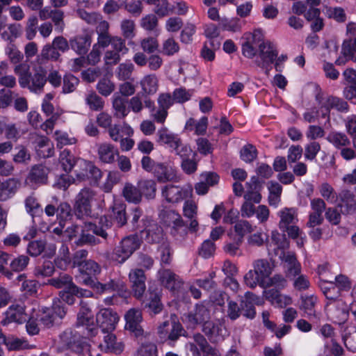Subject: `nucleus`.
<instances>
[{"instance_id": "obj_1", "label": "nucleus", "mask_w": 356, "mask_h": 356, "mask_svg": "<svg viewBox=\"0 0 356 356\" xmlns=\"http://www.w3.org/2000/svg\"><path fill=\"white\" fill-rule=\"evenodd\" d=\"M142 243L141 238L137 234L123 237L113 249V260L118 264H124L140 248Z\"/></svg>"}, {"instance_id": "obj_2", "label": "nucleus", "mask_w": 356, "mask_h": 356, "mask_svg": "<svg viewBox=\"0 0 356 356\" xmlns=\"http://www.w3.org/2000/svg\"><path fill=\"white\" fill-rule=\"evenodd\" d=\"M76 327L83 329V334L86 338L95 337L98 332L95 323L94 314L89 303L84 300L79 302V310L76 315Z\"/></svg>"}, {"instance_id": "obj_3", "label": "nucleus", "mask_w": 356, "mask_h": 356, "mask_svg": "<svg viewBox=\"0 0 356 356\" xmlns=\"http://www.w3.org/2000/svg\"><path fill=\"white\" fill-rule=\"evenodd\" d=\"M94 193L90 188H83L76 196L73 206L74 213L78 219L89 216L91 213V201Z\"/></svg>"}, {"instance_id": "obj_4", "label": "nucleus", "mask_w": 356, "mask_h": 356, "mask_svg": "<svg viewBox=\"0 0 356 356\" xmlns=\"http://www.w3.org/2000/svg\"><path fill=\"white\" fill-rule=\"evenodd\" d=\"M78 270L80 273L77 277L79 282L92 289L98 282L96 275L101 272L100 266L96 261L88 259Z\"/></svg>"}, {"instance_id": "obj_5", "label": "nucleus", "mask_w": 356, "mask_h": 356, "mask_svg": "<svg viewBox=\"0 0 356 356\" xmlns=\"http://www.w3.org/2000/svg\"><path fill=\"white\" fill-rule=\"evenodd\" d=\"M76 179L83 181L93 179L97 182L102 176L101 170L96 167L92 162L81 159L77 161V168L74 169Z\"/></svg>"}, {"instance_id": "obj_6", "label": "nucleus", "mask_w": 356, "mask_h": 356, "mask_svg": "<svg viewBox=\"0 0 356 356\" xmlns=\"http://www.w3.org/2000/svg\"><path fill=\"white\" fill-rule=\"evenodd\" d=\"M259 55L261 61H258V66L266 70V74H268L273 64L276 60L278 51L274 49L273 44L270 42H264L261 39L258 38Z\"/></svg>"}, {"instance_id": "obj_7", "label": "nucleus", "mask_w": 356, "mask_h": 356, "mask_svg": "<svg viewBox=\"0 0 356 356\" xmlns=\"http://www.w3.org/2000/svg\"><path fill=\"white\" fill-rule=\"evenodd\" d=\"M118 313L111 308L101 309L96 314V323L104 333L113 332L119 321Z\"/></svg>"}, {"instance_id": "obj_8", "label": "nucleus", "mask_w": 356, "mask_h": 356, "mask_svg": "<svg viewBox=\"0 0 356 356\" xmlns=\"http://www.w3.org/2000/svg\"><path fill=\"white\" fill-rule=\"evenodd\" d=\"M210 318V310L202 303H197L193 310L183 316V321L192 327L202 325Z\"/></svg>"}, {"instance_id": "obj_9", "label": "nucleus", "mask_w": 356, "mask_h": 356, "mask_svg": "<svg viewBox=\"0 0 356 356\" xmlns=\"http://www.w3.org/2000/svg\"><path fill=\"white\" fill-rule=\"evenodd\" d=\"M129 282L134 296L141 299L146 290V275L142 268H133L129 273Z\"/></svg>"}, {"instance_id": "obj_10", "label": "nucleus", "mask_w": 356, "mask_h": 356, "mask_svg": "<svg viewBox=\"0 0 356 356\" xmlns=\"http://www.w3.org/2000/svg\"><path fill=\"white\" fill-rule=\"evenodd\" d=\"M70 286L66 289H63L59 292L60 300L70 305L75 302V297L91 298L93 296V293L90 290L82 289L76 284H70Z\"/></svg>"}, {"instance_id": "obj_11", "label": "nucleus", "mask_w": 356, "mask_h": 356, "mask_svg": "<svg viewBox=\"0 0 356 356\" xmlns=\"http://www.w3.org/2000/svg\"><path fill=\"white\" fill-rule=\"evenodd\" d=\"M337 197L339 200L337 208L343 215H351L356 212L355 195L350 191L342 190Z\"/></svg>"}, {"instance_id": "obj_12", "label": "nucleus", "mask_w": 356, "mask_h": 356, "mask_svg": "<svg viewBox=\"0 0 356 356\" xmlns=\"http://www.w3.org/2000/svg\"><path fill=\"white\" fill-rule=\"evenodd\" d=\"M322 117L330 118L331 109H335L341 113H347L349 111V106L347 102L336 96L327 97L325 102L321 106Z\"/></svg>"}, {"instance_id": "obj_13", "label": "nucleus", "mask_w": 356, "mask_h": 356, "mask_svg": "<svg viewBox=\"0 0 356 356\" xmlns=\"http://www.w3.org/2000/svg\"><path fill=\"white\" fill-rule=\"evenodd\" d=\"M161 284L168 289L175 292L181 289L184 282L179 275L170 269L161 268L158 272Z\"/></svg>"}, {"instance_id": "obj_14", "label": "nucleus", "mask_w": 356, "mask_h": 356, "mask_svg": "<svg viewBox=\"0 0 356 356\" xmlns=\"http://www.w3.org/2000/svg\"><path fill=\"white\" fill-rule=\"evenodd\" d=\"M126 321L125 329L134 332L136 337L143 334V330L140 326L142 321L141 312L135 308L130 309L124 315Z\"/></svg>"}, {"instance_id": "obj_15", "label": "nucleus", "mask_w": 356, "mask_h": 356, "mask_svg": "<svg viewBox=\"0 0 356 356\" xmlns=\"http://www.w3.org/2000/svg\"><path fill=\"white\" fill-rule=\"evenodd\" d=\"M141 305L144 309H147L148 312L153 314L160 313L163 308L161 301V296L157 291L151 290V289H148Z\"/></svg>"}, {"instance_id": "obj_16", "label": "nucleus", "mask_w": 356, "mask_h": 356, "mask_svg": "<svg viewBox=\"0 0 356 356\" xmlns=\"http://www.w3.org/2000/svg\"><path fill=\"white\" fill-rule=\"evenodd\" d=\"M70 48L78 55H86L91 45V36L87 33L75 35L70 39Z\"/></svg>"}, {"instance_id": "obj_17", "label": "nucleus", "mask_w": 356, "mask_h": 356, "mask_svg": "<svg viewBox=\"0 0 356 356\" xmlns=\"http://www.w3.org/2000/svg\"><path fill=\"white\" fill-rule=\"evenodd\" d=\"M6 318L2 323L6 325L9 323L15 322L22 324L27 321L28 316L25 313L24 307L21 305H10L5 313Z\"/></svg>"}, {"instance_id": "obj_18", "label": "nucleus", "mask_w": 356, "mask_h": 356, "mask_svg": "<svg viewBox=\"0 0 356 356\" xmlns=\"http://www.w3.org/2000/svg\"><path fill=\"white\" fill-rule=\"evenodd\" d=\"M162 196L170 203H177L188 196V191L179 186L166 185L162 188Z\"/></svg>"}, {"instance_id": "obj_19", "label": "nucleus", "mask_w": 356, "mask_h": 356, "mask_svg": "<svg viewBox=\"0 0 356 356\" xmlns=\"http://www.w3.org/2000/svg\"><path fill=\"white\" fill-rule=\"evenodd\" d=\"M280 259L284 261L288 277H295L301 271V266L298 262L296 254L291 252H282Z\"/></svg>"}, {"instance_id": "obj_20", "label": "nucleus", "mask_w": 356, "mask_h": 356, "mask_svg": "<svg viewBox=\"0 0 356 356\" xmlns=\"http://www.w3.org/2000/svg\"><path fill=\"white\" fill-rule=\"evenodd\" d=\"M152 173L160 183L174 181L177 178L176 171L164 163H157Z\"/></svg>"}, {"instance_id": "obj_21", "label": "nucleus", "mask_w": 356, "mask_h": 356, "mask_svg": "<svg viewBox=\"0 0 356 356\" xmlns=\"http://www.w3.org/2000/svg\"><path fill=\"white\" fill-rule=\"evenodd\" d=\"M156 136H158L157 143L161 145H167L172 151L180 145L181 138L178 135L170 132L166 127L158 130Z\"/></svg>"}, {"instance_id": "obj_22", "label": "nucleus", "mask_w": 356, "mask_h": 356, "mask_svg": "<svg viewBox=\"0 0 356 356\" xmlns=\"http://www.w3.org/2000/svg\"><path fill=\"white\" fill-rule=\"evenodd\" d=\"M49 169L46 166L38 164L32 167L29 178L31 182L40 184H45L47 183L48 174Z\"/></svg>"}, {"instance_id": "obj_23", "label": "nucleus", "mask_w": 356, "mask_h": 356, "mask_svg": "<svg viewBox=\"0 0 356 356\" xmlns=\"http://www.w3.org/2000/svg\"><path fill=\"white\" fill-rule=\"evenodd\" d=\"M19 185V181L13 178L5 181H0V201H6L10 198L16 193Z\"/></svg>"}, {"instance_id": "obj_24", "label": "nucleus", "mask_w": 356, "mask_h": 356, "mask_svg": "<svg viewBox=\"0 0 356 356\" xmlns=\"http://www.w3.org/2000/svg\"><path fill=\"white\" fill-rule=\"evenodd\" d=\"M166 226L170 228V234L177 241H183L188 234V225L183 220L181 216L179 219Z\"/></svg>"}, {"instance_id": "obj_25", "label": "nucleus", "mask_w": 356, "mask_h": 356, "mask_svg": "<svg viewBox=\"0 0 356 356\" xmlns=\"http://www.w3.org/2000/svg\"><path fill=\"white\" fill-rule=\"evenodd\" d=\"M108 221L106 216L101 217L99 225L93 222L86 223L85 227L87 232H91L93 235L102 237L104 241H106L108 237V234L106 232V228L110 227Z\"/></svg>"}, {"instance_id": "obj_26", "label": "nucleus", "mask_w": 356, "mask_h": 356, "mask_svg": "<svg viewBox=\"0 0 356 356\" xmlns=\"http://www.w3.org/2000/svg\"><path fill=\"white\" fill-rule=\"evenodd\" d=\"M98 156L101 161L106 163L114 162L115 156H118V150L108 143H102L98 147Z\"/></svg>"}, {"instance_id": "obj_27", "label": "nucleus", "mask_w": 356, "mask_h": 356, "mask_svg": "<svg viewBox=\"0 0 356 356\" xmlns=\"http://www.w3.org/2000/svg\"><path fill=\"white\" fill-rule=\"evenodd\" d=\"M30 90L32 92H40L47 82V71L39 67L35 69L34 74L31 75Z\"/></svg>"}, {"instance_id": "obj_28", "label": "nucleus", "mask_w": 356, "mask_h": 356, "mask_svg": "<svg viewBox=\"0 0 356 356\" xmlns=\"http://www.w3.org/2000/svg\"><path fill=\"white\" fill-rule=\"evenodd\" d=\"M81 159L75 157L70 150L65 149L60 154L59 163L63 170L69 173L74 168H77V161Z\"/></svg>"}, {"instance_id": "obj_29", "label": "nucleus", "mask_w": 356, "mask_h": 356, "mask_svg": "<svg viewBox=\"0 0 356 356\" xmlns=\"http://www.w3.org/2000/svg\"><path fill=\"white\" fill-rule=\"evenodd\" d=\"M141 197L153 200L156 197V184L152 179H143L138 182Z\"/></svg>"}, {"instance_id": "obj_30", "label": "nucleus", "mask_w": 356, "mask_h": 356, "mask_svg": "<svg viewBox=\"0 0 356 356\" xmlns=\"http://www.w3.org/2000/svg\"><path fill=\"white\" fill-rule=\"evenodd\" d=\"M3 344L9 351H19L29 348L26 340L18 338L13 334L7 335L6 339H4Z\"/></svg>"}, {"instance_id": "obj_31", "label": "nucleus", "mask_w": 356, "mask_h": 356, "mask_svg": "<svg viewBox=\"0 0 356 356\" xmlns=\"http://www.w3.org/2000/svg\"><path fill=\"white\" fill-rule=\"evenodd\" d=\"M122 194L129 202L138 204L142 200L138 184L137 186H135L131 183H126L122 190Z\"/></svg>"}, {"instance_id": "obj_32", "label": "nucleus", "mask_w": 356, "mask_h": 356, "mask_svg": "<svg viewBox=\"0 0 356 356\" xmlns=\"http://www.w3.org/2000/svg\"><path fill=\"white\" fill-rule=\"evenodd\" d=\"M74 214V209L67 202H62L57 206L56 215L60 226L64 227L65 222L70 220Z\"/></svg>"}, {"instance_id": "obj_33", "label": "nucleus", "mask_w": 356, "mask_h": 356, "mask_svg": "<svg viewBox=\"0 0 356 356\" xmlns=\"http://www.w3.org/2000/svg\"><path fill=\"white\" fill-rule=\"evenodd\" d=\"M163 229L156 223L150 225L146 229V241L149 243H159L163 239Z\"/></svg>"}, {"instance_id": "obj_34", "label": "nucleus", "mask_w": 356, "mask_h": 356, "mask_svg": "<svg viewBox=\"0 0 356 356\" xmlns=\"http://www.w3.org/2000/svg\"><path fill=\"white\" fill-rule=\"evenodd\" d=\"M253 267L257 274L261 277L262 280H264V281L267 280L273 271V267L268 261V260L264 259L254 261L253 263Z\"/></svg>"}, {"instance_id": "obj_35", "label": "nucleus", "mask_w": 356, "mask_h": 356, "mask_svg": "<svg viewBox=\"0 0 356 356\" xmlns=\"http://www.w3.org/2000/svg\"><path fill=\"white\" fill-rule=\"evenodd\" d=\"M142 89L145 94H154L158 90V79L155 74L145 76L140 81Z\"/></svg>"}, {"instance_id": "obj_36", "label": "nucleus", "mask_w": 356, "mask_h": 356, "mask_svg": "<svg viewBox=\"0 0 356 356\" xmlns=\"http://www.w3.org/2000/svg\"><path fill=\"white\" fill-rule=\"evenodd\" d=\"M128 100L127 98L116 96L113 101V106L115 111V115L120 118H123L129 113V108L127 107Z\"/></svg>"}, {"instance_id": "obj_37", "label": "nucleus", "mask_w": 356, "mask_h": 356, "mask_svg": "<svg viewBox=\"0 0 356 356\" xmlns=\"http://www.w3.org/2000/svg\"><path fill=\"white\" fill-rule=\"evenodd\" d=\"M25 207L26 211L33 217L40 216L43 209L38 202L36 197L33 195L27 197L25 200Z\"/></svg>"}, {"instance_id": "obj_38", "label": "nucleus", "mask_w": 356, "mask_h": 356, "mask_svg": "<svg viewBox=\"0 0 356 356\" xmlns=\"http://www.w3.org/2000/svg\"><path fill=\"white\" fill-rule=\"evenodd\" d=\"M264 183V181L260 180L259 177L252 176L250 180L245 184L247 191L243 196L244 199L250 200L251 199V195H253L256 191H261Z\"/></svg>"}, {"instance_id": "obj_39", "label": "nucleus", "mask_w": 356, "mask_h": 356, "mask_svg": "<svg viewBox=\"0 0 356 356\" xmlns=\"http://www.w3.org/2000/svg\"><path fill=\"white\" fill-rule=\"evenodd\" d=\"M220 330L221 328L220 325L215 323L210 319L202 325V331L211 342L215 337L219 335Z\"/></svg>"}, {"instance_id": "obj_40", "label": "nucleus", "mask_w": 356, "mask_h": 356, "mask_svg": "<svg viewBox=\"0 0 356 356\" xmlns=\"http://www.w3.org/2000/svg\"><path fill=\"white\" fill-rule=\"evenodd\" d=\"M148 5H154V13L159 17H165L169 14L168 0H143Z\"/></svg>"}, {"instance_id": "obj_41", "label": "nucleus", "mask_w": 356, "mask_h": 356, "mask_svg": "<svg viewBox=\"0 0 356 356\" xmlns=\"http://www.w3.org/2000/svg\"><path fill=\"white\" fill-rule=\"evenodd\" d=\"M327 140L337 148H340L343 146H347L350 143L347 136L345 134L340 132L330 133L327 137Z\"/></svg>"}, {"instance_id": "obj_42", "label": "nucleus", "mask_w": 356, "mask_h": 356, "mask_svg": "<svg viewBox=\"0 0 356 356\" xmlns=\"http://www.w3.org/2000/svg\"><path fill=\"white\" fill-rule=\"evenodd\" d=\"M49 284L57 289H66L70 284H75L72 277L66 273L60 274L58 277L49 280Z\"/></svg>"}, {"instance_id": "obj_43", "label": "nucleus", "mask_w": 356, "mask_h": 356, "mask_svg": "<svg viewBox=\"0 0 356 356\" xmlns=\"http://www.w3.org/2000/svg\"><path fill=\"white\" fill-rule=\"evenodd\" d=\"M244 282L247 286L253 289L257 284L264 288L265 281L257 274L254 269L249 270L244 276Z\"/></svg>"}, {"instance_id": "obj_44", "label": "nucleus", "mask_w": 356, "mask_h": 356, "mask_svg": "<svg viewBox=\"0 0 356 356\" xmlns=\"http://www.w3.org/2000/svg\"><path fill=\"white\" fill-rule=\"evenodd\" d=\"M55 269L54 264L50 261H44L42 264L38 265L34 270V274L36 277H49Z\"/></svg>"}, {"instance_id": "obj_45", "label": "nucleus", "mask_w": 356, "mask_h": 356, "mask_svg": "<svg viewBox=\"0 0 356 356\" xmlns=\"http://www.w3.org/2000/svg\"><path fill=\"white\" fill-rule=\"evenodd\" d=\"M325 15L330 19H334L337 22L342 23L346 20V15L341 7H325Z\"/></svg>"}, {"instance_id": "obj_46", "label": "nucleus", "mask_w": 356, "mask_h": 356, "mask_svg": "<svg viewBox=\"0 0 356 356\" xmlns=\"http://www.w3.org/2000/svg\"><path fill=\"white\" fill-rule=\"evenodd\" d=\"M257 154L256 147L253 145L248 144L241 149L240 157L246 163H252L257 157Z\"/></svg>"}, {"instance_id": "obj_47", "label": "nucleus", "mask_w": 356, "mask_h": 356, "mask_svg": "<svg viewBox=\"0 0 356 356\" xmlns=\"http://www.w3.org/2000/svg\"><path fill=\"white\" fill-rule=\"evenodd\" d=\"M119 286H123V282H116L111 280L106 284H102L99 282H97L92 289L97 293L101 294L108 291H115L116 289H119Z\"/></svg>"}, {"instance_id": "obj_48", "label": "nucleus", "mask_w": 356, "mask_h": 356, "mask_svg": "<svg viewBox=\"0 0 356 356\" xmlns=\"http://www.w3.org/2000/svg\"><path fill=\"white\" fill-rule=\"evenodd\" d=\"M136 263L139 268L149 270L152 268L154 261L150 255L139 252L136 256Z\"/></svg>"}, {"instance_id": "obj_49", "label": "nucleus", "mask_w": 356, "mask_h": 356, "mask_svg": "<svg viewBox=\"0 0 356 356\" xmlns=\"http://www.w3.org/2000/svg\"><path fill=\"white\" fill-rule=\"evenodd\" d=\"M216 276L215 272H211L208 276L202 279H197L195 280V284L200 287L206 291H211L215 289L217 286L216 282L213 280Z\"/></svg>"}, {"instance_id": "obj_50", "label": "nucleus", "mask_w": 356, "mask_h": 356, "mask_svg": "<svg viewBox=\"0 0 356 356\" xmlns=\"http://www.w3.org/2000/svg\"><path fill=\"white\" fill-rule=\"evenodd\" d=\"M74 243L78 246H83L85 245H95L99 244L101 241L93 234L86 233L85 230H82L79 238Z\"/></svg>"}, {"instance_id": "obj_51", "label": "nucleus", "mask_w": 356, "mask_h": 356, "mask_svg": "<svg viewBox=\"0 0 356 356\" xmlns=\"http://www.w3.org/2000/svg\"><path fill=\"white\" fill-rule=\"evenodd\" d=\"M49 311L52 313L57 321L60 323V321L64 318L67 313V308L60 300H57L54 301L51 307L49 308Z\"/></svg>"}, {"instance_id": "obj_52", "label": "nucleus", "mask_w": 356, "mask_h": 356, "mask_svg": "<svg viewBox=\"0 0 356 356\" xmlns=\"http://www.w3.org/2000/svg\"><path fill=\"white\" fill-rule=\"evenodd\" d=\"M114 220L119 227H122L127 222V216L125 207L123 204L115 205L113 208Z\"/></svg>"}, {"instance_id": "obj_53", "label": "nucleus", "mask_w": 356, "mask_h": 356, "mask_svg": "<svg viewBox=\"0 0 356 356\" xmlns=\"http://www.w3.org/2000/svg\"><path fill=\"white\" fill-rule=\"evenodd\" d=\"M17 152L13 155V161L16 163H27L31 161V154L27 148L23 145L15 147Z\"/></svg>"}, {"instance_id": "obj_54", "label": "nucleus", "mask_w": 356, "mask_h": 356, "mask_svg": "<svg viewBox=\"0 0 356 356\" xmlns=\"http://www.w3.org/2000/svg\"><path fill=\"white\" fill-rule=\"evenodd\" d=\"M79 83V79L73 74H65L63 77V92L64 93L72 92L75 90Z\"/></svg>"}, {"instance_id": "obj_55", "label": "nucleus", "mask_w": 356, "mask_h": 356, "mask_svg": "<svg viewBox=\"0 0 356 356\" xmlns=\"http://www.w3.org/2000/svg\"><path fill=\"white\" fill-rule=\"evenodd\" d=\"M97 90L102 95L107 97L114 91L115 85L109 79L103 78L97 84Z\"/></svg>"}, {"instance_id": "obj_56", "label": "nucleus", "mask_w": 356, "mask_h": 356, "mask_svg": "<svg viewBox=\"0 0 356 356\" xmlns=\"http://www.w3.org/2000/svg\"><path fill=\"white\" fill-rule=\"evenodd\" d=\"M29 261V257L26 255H19L13 258L10 264V269L15 272L24 270Z\"/></svg>"}, {"instance_id": "obj_57", "label": "nucleus", "mask_w": 356, "mask_h": 356, "mask_svg": "<svg viewBox=\"0 0 356 356\" xmlns=\"http://www.w3.org/2000/svg\"><path fill=\"white\" fill-rule=\"evenodd\" d=\"M88 255V252L86 250L82 249L76 251L71 259L72 267L77 268L81 267L88 260L87 259Z\"/></svg>"}, {"instance_id": "obj_58", "label": "nucleus", "mask_w": 356, "mask_h": 356, "mask_svg": "<svg viewBox=\"0 0 356 356\" xmlns=\"http://www.w3.org/2000/svg\"><path fill=\"white\" fill-rule=\"evenodd\" d=\"M255 34L252 36V40L247 41L242 44V54L248 58H252L257 54V49L254 44H257Z\"/></svg>"}, {"instance_id": "obj_59", "label": "nucleus", "mask_w": 356, "mask_h": 356, "mask_svg": "<svg viewBox=\"0 0 356 356\" xmlns=\"http://www.w3.org/2000/svg\"><path fill=\"white\" fill-rule=\"evenodd\" d=\"M134 66L132 63H121L118 67L117 74L120 80H128L131 78Z\"/></svg>"}, {"instance_id": "obj_60", "label": "nucleus", "mask_w": 356, "mask_h": 356, "mask_svg": "<svg viewBox=\"0 0 356 356\" xmlns=\"http://www.w3.org/2000/svg\"><path fill=\"white\" fill-rule=\"evenodd\" d=\"M291 209L285 208L280 211L281 220L279 226L284 232H285V227L290 226L289 225L293 222L294 215L291 213Z\"/></svg>"}, {"instance_id": "obj_61", "label": "nucleus", "mask_w": 356, "mask_h": 356, "mask_svg": "<svg viewBox=\"0 0 356 356\" xmlns=\"http://www.w3.org/2000/svg\"><path fill=\"white\" fill-rule=\"evenodd\" d=\"M40 321L47 327H51L60 324V322L57 321L52 313L49 311V308H46L43 310V312L40 317Z\"/></svg>"}, {"instance_id": "obj_62", "label": "nucleus", "mask_w": 356, "mask_h": 356, "mask_svg": "<svg viewBox=\"0 0 356 356\" xmlns=\"http://www.w3.org/2000/svg\"><path fill=\"white\" fill-rule=\"evenodd\" d=\"M197 153H193V158H187L182 160L181 167L183 171L187 175H191L197 170V162L195 160Z\"/></svg>"}, {"instance_id": "obj_63", "label": "nucleus", "mask_w": 356, "mask_h": 356, "mask_svg": "<svg viewBox=\"0 0 356 356\" xmlns=\"http://www.w3.org/2000/svg\"><path fill=\"white\" fill-rule=\"evenodd\" d=\"M191 96L192 92L182 87L176 88L172 93L173 100L181 104L188 101Z\"/></svg>"}, {"instance_id": "obj_64", "label": "nucleus", "mask_w": 356, "mask_h": 356, "mask_svg": "<svg viewBox=\"0 0 356 356\" xmlns=\"http://www.w3.org/2000/svg\"><path fill=\"white\" fill-rule=\"evenodd\" d=\"M215 250V243L211 240L207 239L202 243L199 249V254L203 258L207 259L213 254Z\"/></svg>"}]
</instances>
